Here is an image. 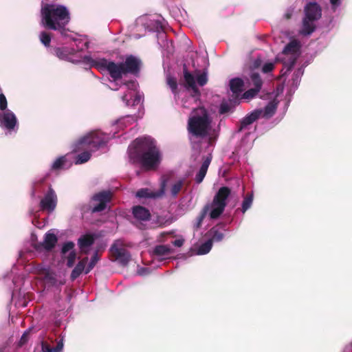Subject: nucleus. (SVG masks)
<instances>
[{"mask_svg":"<svg viewBox=\"0 0 352 352\" xmlns=\"http://www.w3.org/2000/svg\"><path fill=\"white\" fill-rule=\"evenodd\" d=\"M0 352H7V346H2L0 347Z\"/></svg>","mask_w":352,"mask_h":352,"instance_id":"5fc2aeb1","label":"nucleus"},{"mask_svg":"<svg viewBox=\"0 0 352 352\" xmlns=\"http://www.w3.org/2000/svg\"><path fill=\"white\" fill-rule=\"evenodd\" d=\"M66 162V159L64 156L60 157L53 163L52 166V169L53 170H58L63 167V166Z\"/></svg>","mask_w":352,"mask_h":352,"instance_id":"e433bc0d","label":"nucleus"},{"mask_svg":"<svg viewBox=\"0 0 352 352\" xmlns=\"http://www.w3.org/2000/svg\"><path fill=\"white\" fill-rule=\"evenodd\" d=\"M243 87L244 82L240 78H234L230 80V89L236 97L243 91Z\"/></svg>","mask_w":352,"mask_h":352,"instance_id":"4be33fe9","label":"nucleus"},{"mask_svg":"<svg viewBox=\"0 0 352 352\" xmlns=\"http://www.w3.org/2000/svg\"><path fill=\"white\" fill-rule=\"evenodd\" d=\"M211 161H212V155H208V156L204 157V161L202 162V164H201L198 173L196 174V176H195V182L197 184H200L203 182L206 175L207 173V171H208V169L210 164Z\"/></svg>","mask_w":352,"mask_h":352,"instance_id":"a211bd4d","label":"nucleus"},{"mask_svg":"<svg viewBox=\"0 0 352 352\" xmlns=\"http://www.w3.org/2000/svg\"><path fill=\"white\" fill-rule=\"evenodd\" d=\"M168 179H163L161 184L160 188L157 191H153L151 190L149 188H140L136 192V197L138 198H149V199H157L162 197L164 193L166 190V186L167 184Z\"/></svg>","mask_w":352,"mask_h":352,"instance_id":"9d476101","label":"nucleus"},{"mask_svg":"<svg viewBox=\"0 0 352 352\" xmlns=\"http://www.w3.org/2000/svg\"><path fill=\"white\" fill-rule=\"evenodd\" d=\"M100 260V255L98 251H96L91 258V261L89 263L87 268L85 269V274H88L96 265L98 261Z\"/></svg>","mask_w":352,"mask_h":352,"instance_id":"c756f323","label":"nucleus"},{"mask_svg":"<svg viewBox=\"0 0 352 352\" xmlns=\"http://www.w3.org/2000/svg\"><path fill=\"white\" fill-rule=\"evenodd\" d=\"M299 43L297 41H290L283 49V53L285 54L289 55L287 60L283 63L284 69H286L283 75H285L287 72H289L295 65L297 59L298 58V52L299 51Z\"/></svg>","mask_w":352,"mask_h":352,"instance_id":"6e6552de","label":"nucleus"},{"mask_svg":"<svg viewBox=\"0 0 352 352\" xmlns=\"http://www.w3.org/2000/svg\"><path fill=\"white\" fill-rule=\"evenodd\" d=\"M302 74V72L300 71V69L298 71L295 72V73L294 74L293 80L297 81L299 76Z\"/></svg>","mask_w":352,"mask_h":352,"instance_id":"8fccbe9b","label":"nucleus"},{"mask_svg":"<svg viewBox=\"0 0 352 352\" xmlns=\"http://www.w3.org/2000/svg\"><path fill=\"white\" fill-rule=\"evenodd\" d=\"M279 102L276 99H274L268 102L263 110L261 117L269 119L272 118L276 113Z\"/></svg>","mask_w":352,"mask_h":352,"instance_id":"aec40b11","label":"nucleus"},{"mask_svg":"<svg viewBox=\"0 0 352 352\" xmlns=\"http://www.w3.org/2000/svg\"><path fill=\"white\" fill-rule=\"evenodd\" d=\"M90 152H91L90 150L85 151L80 153L79 155H78V156L76 157V164H83V163H85L87 161H89V160L91 157Z\"/></svg>","mask_w":352,"mask_h":352,"instance_id":"c9c22d12","label":"nucleus"},{"mask_svg":"<svg viewBox=\"0 0 352 352\" xmlns=\"http://www.w3.org/2000/svg\"><path fill=\"white\" fill-rule=\"evenodd\" d=\"M43 182H44V179H41L39 182H35L34 183L33 186H32V197H34L35 196V194H36V190H35V186L36 184L39 183V184H42Z\"/></svg>","mask_w":352,"mask_h":352,"instance_id":"3c124183","label":"nucleus"},{"mask_svg":"<svg viewBox=\"0 0 352 352\" xmlns=\"http://www.w3.org/2000/svg\"><path fill=\"white\" fill-rule=\"evenodd\" d=\"M94 243V238L91 234H84L78 240V245L80 251L83 254H87V248L91 246Z\"/></svg>","mask_w":352,"mask_h":352,"instance_id":"6ab92c4d","label":"nucleus"},{"mask_svg":"<svg viewBox=\"0 0 352 352\" xmlns=\"http://www.w3.org/2000/svg\"><path fill=\"white\" fill-rule=\"evenodd\" d=\"M74 50L66 47H56L54 49V54L60 59L67 60L69 55L74 54Z\"/></svg>","mask_w":352,"mask_h":352,"instance_id":"393cba45","label":"nucleus"},{"mask_svg":"<svg viewBox=\"0 0 352 352\" xmlns=\"http://www.w3.org/2000/svg\"><path fill=\"white\" fill-rule=\"evenodd\" d=\"M166 82L167 85L170 88L172 93L175 96L178 95V85L176 78L175 77L169 76L166 78Z\"/></svg>","mask_w":352,"mask_h":352,"instance_id":"cd10ccee","label":"nucleus"},{"mask_svg":"<svg viewBox=\"0 0 352 352\" xmlns=\"http://www.w3.org/2000/svg\"><path fill=\"white\" fill-rule=\"evenodd\" d=\"M251 80L254 87L258 89H261L263 80L258 73H252L250 76Z\"/></svg>","mask_w":352,"mask_h":352,"instance_id":"473e14b6","label":"nucleus"},{"mask_svg":"<svg viewBox=\"0 0 352 352\" xmlns=\"http://www.w3.org/2000/svg\"><path fill=\"white\" fill-rule=\"evenodd\" d=\"M212 246V240H208L202 243L198 248L199 254H206L208 253Z\"/></svg>","mask_w":352,"mask_h":352,"instance_id":"c85d7f7f","label":"nucleus"},{"mask_svg":"<svg viewBox=\"0 0 352 352\" xmlns=\"http://www.w3.org/2000/svg\"><path fill=\"white\" fill-rule=\"evenodd\" d=\"M63 338H60L57 342L55 347H52L47 342L43 341L41 342V350L42 352H60L63 349Z\"/></svg>","mask_w":352,"mask_h":352,"instance_id":"b1692460","label":"nucleus"},{"mask_svg":"<svg viewBox=\"0 0 352 352\" xmlns=\"http://www.w3.org/2000/svg\"><path fill=\"white\" fill-rule=\"evenodd\" d=\"M210 210V206L209 204H208L204 206V208L201 210L200 213L197 216V217L196 219V222L194 225L196 230H198L199 228H201V226L202 225V222Z\"/></svg>","mask_w":352,"mask_h":352,"instance_id":"a878e982","label":"nucleus"},{"mask_svg":"<svg viewBox=\"0 0 352 352\" xmlns=\"http://www.w3.org/2000/svg\"><path fill=\"white\" fill-rule=\"evenodd\" d=\"M76 258V253L75 251H71L67 258V266L68 267H72L74 266L75 263V261Z\"/></svg>","mask_w":352,"mask_h":352,"instance_id":"58836bf2","label":"nucleus"},{"mask_svg":"<svg viewBox=\"0 0 352 352\" xmlns=\"http://www.w3.org/2000/svg\"><path fill=\"white\" fill-rule=\"evenodd\" d=\"M262 113V109H258L248 114L242 120H241L238 131L241 132L243 129H246L248 126L252 124L254 122L257 120L261 116Z\"/></svg>","mask_w":352,"mask_h":352,"instance_id":"2eb2a0df","label":"nucleus"},{"mask_svg":"<svg viewBox=\"0 0 352 352\" xmlns=\"http://www.w3.org/2000/svg\"><path fill=\"white\" fill-rule=\"evenodd\" d=\"M107 142V138L103 133L100 131H94L81 138L76 143L74 151L88 149L90 151H95L104 146Z\"/></svg>","mask_w":352,"mask_h":352,"instance_id":"39448f33","label":"nucleus"},{"mask_svg":"<svg viewBox=\"0 0 352 352\" xmlns=\"http://www.w3.org/2000/svg\"><path fill=\"white\" fill-rule=\"evenodd\" d=\"M293 12H294V9H288L286 12V13L285 14V18L286 19H290L292 18V16L293 14Z\"/></svg>","mask_w":352,"mask_h":352,"instance_id":"de8ad7c7","label":"nucleus"},{"mask_svg":"<svg viewBox=\"0 0 352 352\" xmlns=\"http://www.w3.org/2000/svg\"><path fill=\"white\" fill-rule=\"evenodd\" d=\"M8 107V102L6 96L3 94H0V109L1 111H6Z\"/></svg>","mask_w":352,"mask_h":352,"instance_id":"79ce46f5","label":"nucleus"},{"mask_svg":"<svg viewBox=\"0 0 352 352\" xmlns=\"http://www.w3.org/2000/svg\"><path fill=\"white\" fill-rule=\"evenodd\" d=\"M184 86L188 91H191V96L199 99L201 92L196 85V80L193 74L188 69L186 64L183 65Z\"/></svg>","mask_w":352,"mask_h":352,"instance_id":"1a4fd4ad","label":"nucleus"},{"mask_svg":"<svg viewBox=\"0 0 352 352\" xmlns=\"http://www.w3.org/2000/svg\"><path fill=\"white\" fill-rule=\"evenodd\" d=\"M231 194V190L227 186L221 187L210 204L212 208L209 216L212 219H218L223 212L227 205V199Z\"/></svg>","mask_w":352,"mask_h":352,"instance_id":"423d86ee","label":"nucleus"},{"mask_svg":"<svg viewBox=\"0 0 352 352\" xmlns=\"http://www.w3.org/2000/svg\"><path fill=\"white\" fill-rule=\"evenodd\" d=\"M210 234L211 236V238L209 240H212V242H219L222 241L223 239L224 238L223 233L215 229L214 228H212L210 230Z\"/></svg>","mask_w":352,"mask_h":352,"instance_id":"7c9ffc66","label":"nucleus"},{"mask_svg":"<svg viewBox=\"0 0 352 352\" xmlns=\"http://www.w3.org/2000/svg\"><path fill=\"white\" fill-rule=\"evenodd\" d=\"M58 238L54 233L47 232L45 234L44 240L38 245L37 249L42 248L46 251H51L56 245Z\"/></svg>","mask_w":352,"mask_h":352,"instance_id":"dca6fc26","label":"nucleus"},{"mask_svg":"<svg viewBox=\"0 0 352 352\" xmlns=\"http://www.w3.org/2000/svg\"><path fill=\"white\" fill-rule=\"evenodd\" d=\"M75 244L72 241H67L65 243L61 249V253L63 254H66L69 251H73Z\"/></svg>","mask_w":352,"mask_h":352,"instance_id":"ea45409f","label":"nucleus"},{"mask_svg":"<svg viewBox=\"0 0 352 352\" xmlns=\"http://www.w3.org/2000/svg\"><path fill=\"white\" fill-rule=\"evenodd\" d=\"M129 161L145 170H154L160 163L161 155L155 141L151 138H136L129 146Z\"/></svg>","mask_w":352,"mask_h":352,"instance_id":"f257e3e1","label":"nucleus"},{"mask_svg":"<svg viewBox=\"0 0 352 352\" xmlns=\"http://www.w3.org/2000/svg\"><path fill=\"white\" fill-rule=\"evenodd\" d=\"M197 82L199 85L204 86L208 82V78L206 73H202L197 76Z\"/></svg>","mask_w":352,"mask_h":352,"instance_id":"a19ab883","label":"nucleus"},{"mask_svg":"<svg viewBox=\"0 0 352 352\" xmlns=\"http://www.w3.org/2000/svg\"><path fill=\"white\" fill-rule=\"evenodd\" d=\"M172 250L167 245H158L153 249V254L158 256H167L170 254Z\"/></svg>","mask_w":352,"mask_h":352,"instance_id":"bb28decb","label":"nucleus"},{"mask_svg":"<svg viewBox=\"0 0 352 352\" xmlns=\"http://www.w3.org/2000/svg\"><path fill=\"white\" fill-rule=\"evenodd\" d=\"M184 179H180L172 185L170 188V192L173 197H175L179 194V192H180L184 186Z\"/></svg>","mask_w":352,"mask_h":352,"instance_id":"2f4dec72","label":"nucleus"},{"mask_svg":"<svg viewBox=\"0 0 352 352\" xmlns=\"http://www.w3.org/2000/svg\"><path fill=\"white\" fill-rule=\"evenodd\" d=\"M330 2L331 3V5L333 6H338L340 3V0H330Z\"/></svg>","mask_w":352,"mask_h":352,"instance_id":"603ef678","label":"nucleus"},{"mask_svg":"<svg viewBox=\"0 0 352 352\" xmlns=\"http://www.w3.org/2000/svg\"><path fill=\"white\" fill-rule=\"evenodd\" d=\"M124 84H125V85H126L129 88H130V87H131V86H133V85H134L135 82H134V81L131 80V81H128V82H125Z\"/></svg>","mask_w":352,"mask_h":352,"instance_id":"864d4df0","label":"nucleus"},{"mask_svg":"<svg viewBox=\"0 0 352 352\" xmlns=\"http://www.w3.org/2000/svg\"><path fill=\"white\" fill-rule=\"evenodd\" d=\"M30 331V329H28L23 333L22 336L21 337V339L19 340V346H23L28 342V340L29 339Z\"/></svg>","mask_w":352,"mask_h":352,"instance_id":"37998d69","label":"nucleus"},{"mask_svg":"<svg viewBox=\"0 0 352 352\" xmlns=\"http://www.w3.org/2000/svg\"><path fill=\"white\" fill-rule=\"evenodd\" d=\"M88 262V257H84L82 258L75 266V267L72 271L70 278L72 280H76L78 277L80 276V275L85 272V267L87 263Z\"/></svg>","mask_w":352,"mask_h":352,"instance_id":"412c9836","label":"nucleus"},{"mask_svg":"<svg viewBox=\"0 0 352 352\" xmlns=\"http://www.w3.org/2000/svg\"><path fill=\"white\" fill-rule=\"evenodd\" d=\"M133 217L138 221H147L151 219V214L147 208L142 206H135L132 208Z\"/></svg>","mask_w":352,"mask_h":352,"instance_id":"f3484780","label":"nucleus"},{"mask_svg":"<svg viewBox=\"0 0 352 352\" xmlns=\"http://www.w3.org/2000/svg\"><path fill=\"white\" fill-rule=\"evenodd\" d=\"M142 62L137 57L129 55L122 63H115L105 58L100 59L96 62L95 66L101 71H107L110 76L118 80L122 78L123 75L128 74L138 76L140 72Z\"/></svg>","mask_w":352,"mask_h":352,"instance_id":"7ed1b4c3","label":"nucleus"},{"mask_svg":"<svg viewBox=\"0 0 352 352\" xmlns=\"http://www.w3.org/2000/svg\"><path fill=\"white\" fill-rule=\"evenodd\" d=\"M16 122V118L11 111L6 110L3 113L0 114V125L8 130H13Z\"/></svg>","mask_w":352,"mask_h":352,"instance_id":"4468645a","label":"nucleus"},{"mask_svg":"<svg viewBox=\"0 0 352 352\" xmlns=\"http://www.w3.org/2000/svg\"><path fill=\"white\" fill-rule=\"evenodd\" d=\"M231 109V107L230 106L229 104H228L227 102H222L220 105V108H219V113L221 114H224V113H228Z\"/></svg>","mask_w":352,"mask_h":352,"instance_id":"c03bdc74","label":"nucleus"},{"mask_svg":"<svg viewBox=\"0 0 352 352\" xmlns=\"http://www.w3.org/2000/svg\"><path fill=\"white\" fill-rule=\"evenodd\" d=\"M351 346H352V342L351 343Z\"/></svg>","mask_w":352,"mask_h":352,"instance_id":"13d9d810","label":"nucleus"},{"mask_svg":"<svg viewBox=\"0 0 352 352\" xmlns=\"http://www.w3.org/2000/svg\"><path fill=\"white\" fill-rule=\"evenodd\" d=\"M259 91H260V89H258L255 87L251 88L244 92V94L243 95V98H245V99L253 98Z\"/></svg>","mask_w":352,"mask_h":352,"instance_id":"4c0bfd02","label":"nucleus"},{"mask_svg":"<svg viewBox=\"0 0 352 352\" xmlns=\"http://www.w3.org/2000/svg\"><path fill=\"white\" fill-rule=\"evenodd\" d=\"M274 68V65L272 63H265L262 67V71L263 73H269L272 72Z\"/></svg>","mask_w":352,"mask_h":352,"instance_id":"a18cd8bd","label":"nucleus"},{"mask_svg":"<svg viewBox=\"0 0 352 352\" xmlns=\"http://www.w3.org/2000/svg\"><path fill=\"white\" fill-rule=\"evenodd\" d=\"M112 192L109 190H103L96 193L91 197V212L92 213L100 212L107 208V205L111 201Z\"/></svg>","mask_w":352,"mask_h":352,"instance_id":"0eeeda50","label":"nucleus"},{"mask_svg":"<svg viewBox=\"0 0 352 352\" xmlns=\"http://www.w3.org/2000/svg\"><path fill=\"white\" fill-rule=\"evenodd\" d=\"M122 100L123 101L126 102V104H128L129 100H128V99H127V96H126V94H125V95H124V96H122Z\"/></svg>","mask_w":352,"mask_h":352,"instance_id":"6e6d98bb","label":"nucleus"},{"mask_svg":"<svg viewBox=\"0 0 352 352\" xmlns=\"http://www.w3.org/2000/svg\"><path fill=\"white\" fill-rule=\"evenodd\" d=\"M314 21H315L308 20L307 18L304 17L302 19V28L300 33L303 36H309L311 34L316 28Z\"/></svg>","mask_w":352,"mask_h":352,"instance_id":"5701e85b","label":"nucleus"},{"mask_svg":"<svg viewBox=\"0 0 352 352\" xmlns=\"http://www.w3.org/2000/svg\"><path fill=\"white\" fill-rule=\"evenodd\" d=\"M253 201V195H248L243 199L242 203L241 211L245 213L252 206Z\"/></svg>","mask_w":352,"mask_h":352,"instance_id":"72a5a7b5","label":"nucleus"},{"mask_svg":"<svg viewBox=\"0 0 352 352\" xmlns=\"http://www.w3.org/2000/svg\"><path fill=\"white\" fill-rule=\"evenodd\" d=\"M305 16L308 20L318 21L322 16V9L316 2L307 3L304 8Z\"/></svg>","mask_w":352,"mask_h":352,"instance_id":"ddd939ff","label":"nucleus"},{"mask_svg":"<svg viewBox=\"0 0 352 352\" xmlns=\"http://www.w3.org/2000/svg\"><path fill=\"white\" fill-rule=\"evenodd\" d=\"M45 278L52 284H55L56 280L54 276L49 273L45 275Z\"/></svg>","mask_w":352,"mask_h":352,"instance_id":"49530a36","label":"nucleus"},{"mask_svg":"<svg viewBox=\"0 0 352 352\" xmlns=\"http://www.w3.org/2000/svg\"><path fill=\"white\" fill-rule=\"evenodd\" d=\"M110 251L115 260L123 266H126L131 260L130 252L125 248H118L116 243L111 245Z\"/></svg>","mask_w":352,"mask_h":352,"instance_id":"f8f14e48","label":"nucleus"},{"mask_svg":"<svg viewBox=\"0 0 352 352\" xmlns=\"http://www.w3.org/2000/svg\"><path fill=\"white\" fill-rule=\"evenodd\" d=\"M70 21L68 9L63 5L44 3L41 8V23L51 30L63 33Z\"/></svg>","mask_w":352,"mask_h":352,"instance_id":"f03ea898","label":"nucleus"},{"mask_svg":"<svg viewBox=\"0 0 352 352\" xmlns=\"http://www.w3.org/2000/svg\"><path fill=\"white\" fill-rule=\"evenodd\" d=\"M209 141H210V142H211V141H212V138H210Z\"/></svg>","mask_w":352,"mask_h":352,"instance_id":"4d7b16f0","label":"nucleus"},{"mask_svg":"<svg viewBox=\"0 0 352 352\" xmlns=\"http://www.w3.org/2000/svg\"><path fill=\"white\" fill-rule=\"evenodd\" d=\"M40 41L45 46L49 47L50 45L52 36L50 33L45 31H43L39 35Z\"/></svg>","mask_w":352,"mask_h":352,"instance_id":"f704fd0d","label":"nucleus"},{"mask_svg":"<svg viewBox=\"0 0 352 352\" xmlns=\"http://www.w3.org/2000/svg\"><path fill=\"white\" fill-rule=\"evenodd\" d=\"M57 204V196L55 191L50 188L44 197L41 200L40 207L43 210L52 212L55 210Z\"/></svg>","mask_w":352,"mask_h":352,"instance_id":"9b49d317","label":"nucleus"},{"mask_svg":"<svg viewBox=\"0 0 352 352\" xmlns=\"http://www.w3.org/2000/svg\"><path fill=\"white\" fill-rule=\"evenodd\" d=\"M184 242L183 239H176L173 241V245L176 247H181L183 245Z\"/></svg>","mask_w":352,"mask_h":352,"instance_id":"09e8293b","label":"nucleus"},{"mask_svg":"<svg viewBox=\"0 0 352 352\" xmlns=\"http://www.w3.org/2000/svg\"><path fill=\"white\" fill-rule=\"evenodd\" d=\"M212 120L206 109L203 107L193 109L189 117L187 130L197 138H204L209 135Z\"/></svg>","mask_w":352,"mask_h":352,"instance_id":"20e7f679","label":"nucleus"}]
</instances>
